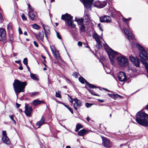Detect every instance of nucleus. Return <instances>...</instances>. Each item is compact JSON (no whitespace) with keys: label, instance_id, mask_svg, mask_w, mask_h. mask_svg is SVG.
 Segmentation results:
<instances>
[{"label":"nucleus","instance_id":"nucleus-1","mask_svg":"<svg viewBox=\"0 0 148 148\" xmlns=\"http://www.w3.org/2000/svg\"><path fill=\"white\" fill-rule=\"evenodd\" d=\"M136 121L140 125L148 126V121L146 119L148 118V114L141 111L138 112L136 114Z\"/></svg>","mask_w":148,"mask_h":148},{"label":"nucleus","instance_id":"nucleus-2","mask_svg":"<svg viewBox=\"0 0 148 148\" xmlns=\"http://www.w3.org/2000/svg\"><path fill=\"white\" fill-rule=\"evenodd\" d=\"M27 85V83L26 82H21L17 79L14 80L13 86L17 96L19 93L24 92L25 88Z\"/></svg>","mask_w":148,"mask_h":148},{"label":"nucleus","instance_id":"nucleus-3","mask_svg":"<svg viewBox=\"0 0 148 148\" xmlns=\"http://www.w3.org/2000/svg\"><path fill=\"white\" fill-rule=\"evenodd\" d=\"M137 46L138 49L140 51L139 56L141 58L144 60L141 61V62L144 64L148 73V64L146 62V61H148V57L147 52L141 46L139 45H138Z\"/></svg>","mask_w":148,"mask_h":148},{"label":"nucleus","instance_id":"nucleus-4","mask_svg":"<svg viewBox=\"0 0 148 148\" xmlns=\"http://www.w3.org/2000/svg\"><path fill=\"white\" fill-rule=\"evenodd\" d=\"M105 48L109 56L111 63L112 65H114L115 60L114 58L115 56L119 55V53L112 50L107 45L106 46H105Z\"/></svg>","mask_w":148,"mask_h":148},{"label":"nucleus","instance_id":"nucleus-5","mask_svg":"<svg viewBox=\"0 0 148 148\" xmlns=\"http://www.w3.org/2000/svg\"><path fill=\"white\" fill-rule=\"evenodd\" d=\"M123 21L125 23H127V27H124L123 28V30L125 34L127 36L128 39L130 41V40H133L134 38L133 35L132 34L131 32L130 31V28L129 27L128 21H127V19L123 17L122 18Z\"/></svg>","mask_w":148,"mask_h":148},{"label":"nucleus","instance_id":"nucleus-6","mask_svg":"<svg viewBox=\"0 0 148 148\" xmlns=\"http://www.w3.org/2000/svg\"><path fill=\"white\" fill-rule=\"evenodd\" d=\"M73 16L67 13L62 15L61 18L62 20L67 21L68 24L72 28H74L75 25L73 24Z\"/></svg>","mask_w":148,"mask_h":148},{"label":"nucleus","instance_id":"nucleus-7","mask_svg":"<svg viewBox=\"0 0 148 148\" xmlns=\"http://www.w3.org/2000/svg\"><path fill=\"white\" fill-rule=\"evenodd\" d=\"M116 60L119 64L122 67L126 66L128 65V59L123 56L118 57Z\"/></svg>","mask_w":148,"mask_h":148},{"label":"nucleus","instance_id":"nucleus-8","mask_svg":"<svg viewBox=\"0 0 148 148\" xmlns=\"http://www.w3.org/2000/svg\"><path fill=\"white\" fill-rule=\"evenodd\" d=\"M129 58L132 63L135 66L139 67L140 62V59L138 58H134L133 56H131L129 57Z\"/></svg>","mask_w":148,"mask_h":148},{"label":"nucleus","instance_id":"nucleus-9","mask_svg":"<svg viewBox=\"0 0 148 148\" xmlns=\"http://www.w3.org/2000/svg\"><path fill=\"white\" fill-rule=\"evenodd\" d=\"M25 113L26 116H30L32 112V107L29 106L28 104H25Z\"/></svg>","mask_w":148,"mask_h":148},{"label":"nucleus","instance_id":"nucleus-10","mask_svg":"<svg viewBox=\"0 0 148 148\" xmlns=\"http://www.w3.org/2000/svg\"><path fill=\"white\" fill-rule=\"evenodd\" d=\"M106 5V3L105 1L100 2L99 1H95L94 4V5L98 8H103Z\"/></svg>","mask_w":148,"mask_h":148},{"label":"nucleus","instance_id":"nucleus-11","mask_svg":"<svg viewBox=\"0 0 148 148\" xmlns=\"http://www.w3.org/2000/svg\"><path fill=\"white\" fill-rule=\"evenodd\" d=\"M50 48L51 50L53 55L58 60H59L61 59L60 56L57 51V53H56L57 50L53 46H50Z\"/></svg>","mask_w":148,"mask_h":148},{"label":"nucleus","instance_id":"nucleus-12","mask_svg":"<svg viewBox=\"0 0 148 148\" xmlns=\"http://www.w3.org/2000/svg\"><path fill=\"white\" fill-rule=\"evenodd\" d=\"M79 82L82 84L84 83L85 82L86 85H87L90 88H95L96 87V86L93 84H90L88 83L84 78L82 77H79Z\"/></svg>","mask_w":148,"mask_h":148},{"label":"nucleus","instance_id":"nucleus-13","mask_svg":"<svg viewBox=\"0 0 148 148\" xmlns=\"http://www.w3.org/2000/svg\"><path fill=\"white\" fill-rule=\"evenodd\" d=\"M119 79L121 82H124L127 80V77L124 72H120L118 75Z\"/></svg>","mask_w":148,"mask_h":148},{"label":"nucleus","instance_id":"nucleus-14","mask_svg":"<svg viewBox=\"0 0 148 148\" xmlns=\"http://www.w3.org/2000/svg\"><path fill=\"white\" fill-rule=\"evenodd\" d=\"M75 103L73 104V106L75 109L77 110L78 108L82 106V101L77 98H75L73 100Z\"/></svg>","mask_w":148,"mask_h":148},{"label":"nucleus","instance_id":"nucleus-15","mask_svg":"<svg viewBox=\"0 0 148 148\" xmlns=\"http://www.w3.org/2000/svg\"><path fill=\"white\" fill-rule=\"evenodd\" d=\"M82 3L87 9L90 8L92 3L94 0H82Z\"/></svg>","mask_w":148,"mask_h":148},{"label":"nucleus","instance_id":"nucleus-16","mask_svg":"<svg viewBox=\"0 0 148 148\" xmlns=\"http://www.w3.org/2000/svg\"><path fill=\"white\" fill-rule=\"evenodd\" d=\"M99 20L101 22L109 23L111 21L110 17L106 15L100 17L99 18Z\"/></svg>","mask_w":148,"mask_h":148},{"label":"nucleus","instance_id":"nucleus-17","mask_svg":"<svg viewBox=\"0 0 148 148\" xmlns=\"http://www.w3.org/2000/svg\"><path fill=\"white\" fill-rule=\"evenodd\" d=\"M6 32L3 28L0 29V41H2L5 39L6 38Z\"/></svg>","mask_w":148,"mask_h":148},{"label":"nucleus","instance_id":"nucleus-18","mask_svg":"<svg viewBox=\"0 0 148 148\" xmlns=\"http://www.w3.org/2000/svg\"><path fill=\"white\" fill-rule=\"evenodd\" d=\"M42 27L44 30L45 31V34L46 38L47 39V34H50V28L47 26L45 25H43Z\"/></svg>","mask_w":148,"mask_h":148},{"label":"nucleus","instance_id":"nucleus-19","mask_svg":"<svg viewBox=\"0 0 148 148\" xmlns=\"http://www.w3.org/2000/svg\"><path fill=\"white\" fill-rule=\"evenodd\" d=\"M103 140V145L106 147H109L110 144L109 140L106 138L103 137H102Z\"/></svg>","mask_w":148,"mask_h":148},{"label":"nucleus","instance_id":"nucleus-20","mask_svg":"<svg viewBox=\"0 0 148 148\" xmlns=\"http://www.w3.org/2000/svg\"><path fill=\"white\" fill-rule=\"evenodd\" d=\"M45 118L44 117L42 116L40 120L36 123V126H38V128H40V127L45 123Z\"/></svg>","mask_w":148,"mask_h":148},{"label":"nucleus","instance_id":"nucleus-21","mask_svg":"<svg viewBox=\"0 0 148 148\" xmlns=\"http://www.w3.org/2000/svg\"><path fill=\"white\" fill-rule=\"evenodd\" d=\"M2 139L4 143L9 145L10 143V141L7 136H2Z\"/></svg>","mask_w":148,"mask_h":148},{"label":"nucleus","instance_id":"nucleus-22","mask_svg":"<svg viewBox=\"0 0 148 148\" xmlns=\"http://www.w3.org/2000/svg\"><path fill=\"white\" fill-rule=\"evenodd\" d=\"M108 95L110 97L115 100L118 97H120L121 96L117 94H109L108 93Z\"/></svg>","mask_w":148,"mask_h":148},{"label":"nucleus","instance_id":"nucleus-23","mask_svg":"<svg viewBox=\"0 0 148 148\" xmlns=\"http://www.w3.org/2000/svg\"><path fill=\"white\" fill-rule=\"evenodd\" d=\"M42 103H45L43 101L38 100L37 99H35L33 101L32 104L34 106H36Z\"/></svg>","mask_w":148,"mask_h":148},{"label":"nucleus","instance_id":"nucleus-24","mask_svg":"<svg viewBox=\"0 0 148 148\" xmlns=\"http://www.w3.org/2000/svg\"><path fill=\"white\" fill-rule=\"evenodd\" d=\"M28 14L29 17L32 21H34L35 20V15L33 12H29Z\"/></svg>","mask_w":148,"mask_h":148},{"label":"nucleus","instance_id":"nucleus-25","mask_svg":"<svg viewBox=\"0 0 148 148\" xmlns=\"http://www.w3.org/2000/svg\"><path fill=\"white\" fill-rule=\"evenodd\" d=\"M87 132V131L85 129H82L78 132L77 134L79 136H82L85 135Z\"/></svg>","mask_w":148,"mask_h":148},{"label":"nucleus","instance_id":"nucleus-26","mask_svg":"<svg viewBox=\"0 0 148 148\" xmlns=\"http://www.w3.org/2000/svg\"><path fill=\"white\" fill-rule=\"evenodd\" d=\"M93 37L95 39L96 42H98L100 40L99 36L96 33H94L92 35Z\"/></svg>","mask_w":148,"mask_h":148},{"label":"nucleus","instance_id":"nucleus-27","mask_svg":"<svg viewBox=\"0 0 148 148\" xmlns=\"http://www.w3.org/2000/svg\"><path fill=\"white\" fill-rule=\"evenodd\" d=\"M110 11L111 13V16L114 18V14H115L116 10L114 8H110Z\"/></svg>","mask_w":148,"mask_h":148},{"label":"nucleus","instance_id":"nucleus-28","mask_svg":"<svg viewBox=\"0 0 148 148\" xmlns=\"http://www.w3.org/2000/svg\"><path fill=\"white\" fill-rule=\"evenodd\" d=\"M30 77L33 80H38V77L36 75L33 73H30Z\"/></svg>","mask_w":148,"mask_h":148},{"label":"nucleus","instance_id":"nucleus-29","mask_svg":"<svg viewBox=\"0 0 148 148\" xmlns=\"http://www.w3.org/2000/svg\"><path fill=\"white\" fill-rule=\"evenodd\" d=\"M84 17L85 18V22L87 23L90 21V15L87 14H85Z\"/></svg>","mask_w":148,"mask_h":148},{"label":"nucleus","instance_id":"nucleus-30","mask_svg":"<svg viewBox=\"0 0 148 148\" xmlns=\"http://www.w3.org/2000/svg\"><path fill=\"white\" fill-rule=\"evenodd\" d=\"M83 127L82 125L79 123H78L76 125V129L75 130V131L76 132H77L79 131V130L82 128H83Z\"/></svg>","mask_w":148,"mask_h":148},{"label":"nucleus","instance_id":"nucleus-31","mask_svg":"<svg viewBox=\"0 0 148 148\" xmlns=\"http://www.w3.org/2000/svg\"><path fill=\"white\" fill-rule=\"evenodd\" d=\"M39 92H29L28 93V95L31 97H33L34 96L38 95Z\"/></svg>","mask_w":148,"mask_h":148},{"label":"nucleus","instance_id":"nucleus-32","mask_svg":"<svg viewBox=\"0 0 148 148\" xmlns=\"http://www.w3.org/2000/svg\"><path fill=\"white\" fill-rule=\"evenodd\" d=\"M38 36L40 38V40L42 41H43V38H44V35L43 34V32L42 33L40 32H39L38 33Z\"/></svg>","mask_w":148,"mask_h":148},{"label":"nucleus","instance_id":"nucleus-33","mask_svg":"<svg viewBox=\"0 0 148 148\" xmlns=\"http://www.w3.org/2000/svg\"><path fill=\"white\" fill-rule=\"evenodd\" d=\"M97 44L96 45V47L98 49H99L102 47V45L101 44V41L100 40L98 42H97Z\"/></svg>","mask_w":148,"mask_h":148},{"label":"nucleus","instance_id":"nucleus-34","mask_svg":"<svg viewBox=\"0 0 148 148\" xmlns=\"http://www.w3.org/2000/svg\"><path fill=\"white\" fill-rule=\"evenodd\" d=\"M32 26L33 28L36 29H38L40 28V26L36 24L32 25Z\"/></svg>","mask_w":148,"mask_h":148},{"label":"nucleus","instance_id":"nucleus-35","mask_svg":"<svg viewBox=\"0 0 148 148\" xmlns=\"http://www.w3.org/2000/svg\"><path fill=\"white\" fill-rule=\"evenodd\" d=\"M80 29L81 32H84L85 31V26L83 24L81 25V27H80Z\"/></svg>","mask_w":148,"mask_h":148},{"label":"nucleus","instance_id":"nucleus-36","mask_svg":"<svg viewBox=\"0 0 148 148\" xmlns=\"http://www.w3.org/2000/svg\"><path fill=\"white\" fill-rule=\"evenodd\" d=\"M77 23L79 25H82L83 23V20L82 19H79Z\"/></svg>","mask_w":148,"mask_h":148},{"label":"nucleus","instance_id":"nucleus-37","mask_svg":"<svg viewBox=\"0 0 148 148\" xmlns=\"http://www.w3.org/2000/svg\"><path fill=\"white\" fill-rule=\"evenodd\" d=\"M14 115H11L10 116V117L11 119L13 121V123L14 124H16V121L14 119Z\"/></svg>","mask_w":148,"mask_h":148},{"label":"nucleus","instance_id":"nucleus-38","mask_svg":"<svg viewBox=\"0 0 148 148\" xmlns=\"http://www.w3.org/2000/svg\"><path fill=\"white\" fill-rule=\"evenodd\" d=\"M27 60H28L27 58H25L23 59V62L25 65H26L27 64Z\"/></svg>","mask_w":148,"mask_h":148},{"label":"nucleus","instance_id":"nucleus-39","mask_svg":"<svg viewBox=\"0 0 148 148\" xmlns=\"http://www.w3.org/2000/svg\"><path fill=\"white\" fill-rule=\"evenodd\" d=\"M72 75L76 78H77L78 76V73L77 72H74L73 73Z\"/></svg>","mask_w":148,"mask_h":148},{"label":"nucleus","instance_id":"nucleus-40","mask_svg":"<svg viewBox=\"0 0 148 148\" xmlns=\"http://www.w3.org/2000/svg\"><path fill=\"white\" fill-rule=\"evenodd\" d=\"M93 105V104L86 103L85 104V106L87 108L90 107Z\"/></svg>","mask_w":148,"mask_h":148},{"label":"nucleus","instance_id":"nucleus-41","mask_svg":"<svg viewBox=\"0 0 148 148\" xmlns=\"http://www.w3.org/2000/svg\"><path fill=\"white\" fill-rule=\"evenodd\" d=\"M121 14L119 11H116L115 14H114V17L116 16H119Z\"/></svg>","mask_w":148,"mask_h":148},{"label":"nucleus","instance_id":"nucleus-42","mask_svg":"<svg viewBox=\"0 0 148 148\" xmlns=\"http://www.w3.org/2000/svg\"><path fill=\"white\" fill-rule=\"evenodd\" d=\"M21 17L22 19L24 21H26L27 20V18L26 17L25 15L24 14H23L22 16Z\"/></svg>","mask_w":148,"mask_h":148},{"label":"nucleus","instance_id":"nucleus-43","mask_svg":"<svg viewBox=\"0 0 148 148\" xmlns=\"http://www.w3.org/2000/svg\"><path fill=\"white\" fill-rule=\"evenodd\" d=\"M55 96L56 97L60 98L61 97V95L59 94V93L56 92V93Z\"/></svg>","mask_w":148,"mask_h":148},{"label":"nucleus","instance_id":"nucleus-44","mask_svg":"<svg viewBox=\"0 0 148 148\" xmlns=\"http://www.w3.org/2000/svg\"><path fill=\"white\" fill-rule=\"evenodd\" d=\"M28 8H29L30 10L31 11L30 12H33V10L32 8V7L29 4L28 5Z\"/></svg>","mask_w":148,"mask_h":148},{"label":"nucleus","instance_id":"nucleus-45","mask_svg":"<svg viewBox=\"0 0 148 148\" xmlns=\"http://www.w3.org/2000/svg\"><path fill=\"white\" fill-rule=\"evenodd\" d=\"M56 35L57 36V37L59 39H61V37L59 34V33H58V32H56Z\"/></svg>","mask_w":148,"mask_h":148},{"label":"nucleus","instance_id":"nucleus-46","mask_svg":"<svg viewBox=\"0 0 148 148\" xmlns=\"http://www.w3.org/2000/svg\"><path fill=\"white\" fill-rule=\"evenodd\" d=\"M88 91L89 92H90V93H91L92 95H95V96H98V95L97 94H95V93H93L92 92L91 90H90L89 89H88Z\"/></svg>","mask_w":148,"mask_h":148},{"label":"nucleus","instance_id":"nucleus-47","mask_svg":"<svg viewBox=\"0 0 148 148\" xmlns=\"http://www.w3.org/2000/svg\"><path fill=\"white\" fill-rule=\"evenodd\" d=\"M8 29H11L12 28V25L11 24H8L7 26Z\"/></svg>","mask_w":148,"mask_h":148},{"label":"nucleus","instance_id":"nucleus-48","mask_svg":"<svg viewBox=\"0 0 148 148\" xmlns=\"http://www.w3.org/2000/svg\"><path fill=\"white\" fill-rule=\"evenodd\" d=\"M3 136H7L6 132L5 131H3L2 132Z\"/></svg>","mask_w":148,"mask_h":148},{"label":"nucleus","instance_id":"nucleus-49","mask_svg":"<svg viewBox=\"0 0 148 148\" xmlns=\"http://www.w3.org/2000/svg\"><path fill=\"white\" fill-rule=\"evenodd\" d=\"M77 45L81 47L82 46V42L79 41L78 42Z\"/></svg>","mask_w":148,"mask_h":148},{"label":"nucleus","instance_id":"nucleus-50","mask_svg":"<svg viewBox=\"0 0 148 148\" xmlns=\"http://www.w3.org/2000/svg\"><path fill=\"white\" fill-rule=\"evenodd\" d=\"M68 109L71 112V113L72 114H73V111L72 109L69 106V107L68 108Z\"/></svg>","mask_w":148,"mask_h":148},{"label":"nucleus","instance_id":"nucleus-51","mask_svg":"<svg viewBox=\"0 0 148 148\" xmlns=\"http://www.w3.org/2000/svg\"><path fill=\"white\" fill-rule=\"evenodd\" d=\"M34 43L35 45V46L36 47H38V44L35 41H34Z\"/></svg>","mask_w":148,"mask_h":148},{"label":"nucleus","instance_id":"nucleus-52","mask_svg":"<svg viewBox=\"0 0 148 148\" xmlns=\"http://www.w3.org/2000/svg\"><path fill=\"white\" fill-rule=\"evenodd\" d=\"M18 69L20 70H22L23 69V67L22 66L21 64H20V66L19 67Z\"/></svg>","mask_w":148,"mask_h":148},{"label":"nucleus","instance_id":"nucleus-53","mask_svg":"<svg viewBox=\"0 0 148 148\" xmlns=\"http://www.w3.org/2000/svg\"><path fill=\"white\" fill-rule=\"evenodd\" d=\"M98 27H99V28L100 29V30H101L102 31V32L103 30H102V28L101 27V24H100V23L98 24Z\"/></svg>","mask_w":148,"mask_h":148},{"label":"nucleus","instance_id":"nucleus-54","mask_svg":"<svg viewBox=\"0 0 148 148\" xmlns=\"http://www.w3.org/2000/svg\"><path fill=\"white\" fill-rule=\"evenodd\" d=\"M18 30L19 34H22V32L20 27H19Z\"/></svg>","mask_w":148,"mask_h":148},{"label":"nucleus","instance_id":"nucleus-55","mask_svg":"<svg viewBox=\"0 0 148 148\" xmlns=\"http://www.w3.org/2000/svg\"><path fill=\"white\" fill-rule=\"evenodd\" d=\"M16 107L17 108H18L19 107H20V105H21L20 104H18V103H16Z\"/></svg>","mask_w":148,"mask_h":148},{"label":"nucleus","instance_id":"nucleus-56","mask_svg":"<svg viewBox=\"0 0 148 148\" xmlns=\"http://www.w3.org/2000/svg\"><path fill=\"white\" fill-rule=\"evenodd\" d=\"M15 63H17L19 64H21L20 60L15 61Z\"/></svg>","mask_w":148,"mask_h":148},{"label":"nucleus","instance_id":"nucleus-57","mask_svg":"<svg viewBox=\"0 0 148 148\" xmlns=\"http://www.w3.org/2000/svg\"><path fill=\"white\" fill-rule=\"evenodd\" d=\"M70 98L71 99V100H70V102L72 103L73 101V99L71 97H70Z\"/></svg>","mask_w":148,"mask_h":148},{"label":"nucleus","instance_id":"nucleus-58","mask_svg":"<svg viewBox=\"0 0 148 148\" xmlns=\"http://www.w3.org/2000/svg\"><path fill=\"white\" fill-rule=\"evenodd\" d=\"M98 101L101 102H104V100L103 99H98Z\"/></svg>","mask_w":148,"mask_h":148},{"label":"nucleus","instance_id":"nucleus-59","mask_svg":"<svg viewBox=\"0 0 148 148\" xmlns=\"http://www.w3.org/2000/svg\"><path fill=\"white\" fill-rule=\"evenodd\" d=\"M3 19V18L1 14L0 13V20L1 21Z\"/></svg>","mask_w":148,"mask_h":148},{"label":"nucleus","instance_id":"nucleus-60","mask_svg":"<svg viewBox=\"0 0 148 148\" xmlns=\"http://www.w3.org/2000/svg\"><path fill=\"white\" fill-rule=\"evenodd\" d=\"M26 66L27 67V68L28 71H29L30 73H31V72L30 71V70L29 68V67L27 65H26Z\"/></svg>","mask_w":148,"mask_h":148},{"label":"nucleus","instance_id":"nucleus-61","mask_svg":"<svg viewBox=\"0 0 148 148\" xmlns=\"http://www.w3.org/2000/svg\"><path fill=\"white\" fill-rule=\"evenodd\" d=\"M103 89L105 90L106 91H107V92H110V91L109 90H108V89H106V88H103Z\"/></svg>","mask_w":148,"mask_h":148},{"label":"nucleus","instance_id":"nucleus-62","mask_svg":"<svg viewBox=\"0 0 148 148\" xmlns=\"http://www.w3.org/2000/svg\"><path fill=\"white\" fill-rule=\"evenodd\" d=\"M145 109H147L148 111V104L146 106H145Z\"/></svg>","mask_w":148,"mask_h":148},{"label":"nucleus","instance_id":"nucleus-63","mask_svg":"<svg viewBox=\"0 0 148 148\" xmlns=\"http://www.w3.org/2000/svg\"><path fill=\"white\" fill-rule=\"evenodd\" d=\"M63 105L65 107H66V108H68L69 107V106H68L64 104H63Z\"/></svg>","mask_w":148,"mask_h":148},{"label":"nucleus","instance_id":"nucleus-64","mask_svg":"<svg viewBox=\"0 0 148 148\" xmlns=\"http://www.w3.org/2000/svg\"><path fill=\"white\" fill-rule=\"evenodd\" d=\"M86 119L87 120V121L89 122V121L90 120V119L88 117L87 118H86Z\"/></svg>","mask_w":148,"mask_h":148}]
</instances>
